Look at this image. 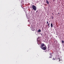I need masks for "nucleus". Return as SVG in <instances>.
Listing matches in <instances>:
<instances>
[{"label":"nucleus","mask_w":64,"mask_h":64,"mask_svg":"<svg viewBox=\"0 0 64 64\" xmlns=\"http://www.w3.org/2000/svg\"><path fill=\"white\" fill-rule=\"evenodd\" d=\"M32 8L34 10V11H36V7L34 5H32Z\"/></svg>","instance_id":"obj_1"},{"label":"nucleus","mask_w":64,"mask_h":64,"mask_svg":"<svg viewBox=\"0 0 64 64\" xmlns=\"http://www.w3.org/2000/svg\"><path fill=\"white\" fill-rule=\"evenodd\" d=\"M40 48L42 50H45L47 49V47L46 46V47H42L41 46L40 47Z\"/></svg>","instance_id":"obj_2"},{"label":"nucleus","mask_w":64,"mask_h":64,"mask_svg":"<svg viewBox=\"0 0 64 64\" xmlns=\"http://www.w3.org/2000/svg\"><path fill=\"white\" fill-rule=\"evenodd\" d=\"M41 46H40V47H44V44H41Z\"/></svg>","instance_id":"obj_3"},{"label":"nucleus","mask_w":64,"mask_h":64,"mask_svg":"<svg viewBox=\"0 0 64 64\" xmlns=\"http://www.w3.org/2000/svg\"><path fill=\"white\" fill-rule=\"evenodd\" d=\"M57 60L58 61H61V60H60L59 58H58Z\"/></svg>","instance_id":"obj_4"},{"label":"nucleus","mask_w":64,"mask_h":64,"mask_svg":"<svg viewBox=\"0 0 64 64\" xmlns=\"http://www.w3.org/2000/svg\"><path fill=\"white\" fill-rule=\"evenodd\" d=\"M46 3H47L48 4H49V2L47 0H46Z\"/></svg>","instance_id":"obj_5"},{"label":"nucleus","mask_w":64,"mask_h":64,"mask_svg":"<svg viewBox=\"0 0 64 64\" xmlns=\"http://www.w3.org/2000/svg\"><path fill=\"white\" fill-rule=\"evenodd\" d=\"M41 30L40 29H39L38 31V32H41Z\"/></svg>","instance_id":"obj_6"},{"label":"nucleus","mask_w":64,"mask_h":64,"mask_svg":"<svg viewBox=\"0 0 64 64\" xmlns=\"http://www.w3.org/2000/svg\"><path fill=\"white\" fill-rule=\"evenodd\" d=\"M62 44H63L64 43V42L63 41V40H62Z\"/></svg>","instance_id":"obj_7"},{"label":"nucleus","mask_w":64,"mask_h":64,"mask_svg":"<svg viewBox=\"0 0 64 64\" xmlns=\"http://www.w3.org/2000/svg\"><path fill=\"white\" fill-rule=\"evenodd\" d=\"M55 59H56L55 58H52V60H55Z\"/></svg>","instance_id":"obj_8"},{"label":"nucleus","mask_w":64,"mask_h":64,"mask_svg":"<svg viewBox=\"0 0 64 64\" xmlns=\"http://www.w3.org/2000/svg\"><path fill=\"white\" fill-rule=\"evenodd\" d=\"M51 27H53V24H51Z\"/></svg>","instance_id":"obj_9"},{"label":"nucleus","mask_w":64,"mask_h":64,"mask_svg":"<svg viewBox=\"0 0 64 64\" xmlns=\"http://www.w3.org/2000/svg\"><path fill=\"white\" fill-rule=\"evenodd\" d=\"M50 56H51V55H52V54H51V53H50Z\"/></svg>","instance_id":"obj_10"},{"label":"nucleus","mask_w":64,"mask_h":64,"mask_svg":"<svg viewBox=\"0 0 64 64\" xmlns=\"http://www.w3.org/2000/svg\"><path fill=\"white\" fill-rule=\"evenodd\" d=\"M48 26H49V27H50V26H50V24H48Z\"/></svg>","instance_id":"obj_11"},{"label":"nucleus","mask_w":64,"mask_h":64,"mask_svg":"<svg viewBox=\"0 0 64 64\" xmlns=\"http://www.w3.org/2000/svg\"><path fill=\"white\" fill-rule=\"evenodd\" d=\"M60 61V63L62 62V60H61V61Z\"/></svg>","instance_id":"obj_12"},{"label":"nucleus","mask_w":64,"mask_h":64,"mask_svg":"<svg viewBox=\"0 0 64 64\" xmlns=\"http://www.w3.org/2000/svg\"><path fill=\"white\" fill-rule=\"evenodd\" d=\"M46 24H48V22L47 21V22Z\"/></svg>","instance_id":"obj_13"},{"label":"nucleus","mask_w":64,"mask_h":64,"mask_svg":"<svg viewBox=\"0 0 64 64\" xmlns=\"http://www.w3.org/2000/svg\"><path fill=\"white\" fill-rule=\"evenodd\" d=\"M52 19H53V16H52Z\"/></svg>","instance_id":"obj_14"},{"label":"nucleus","mask_w":64,"mask_h":64,"mask_svg":"<svg viewBox=\"0 0 64 64\" xmlns=\"http://www.w3.org/2000/svg\"><path fill=\"white\" fill-rule=\"evenodd\" d=\"M34 29V28H32V30H34V29ZM32 29H33V30H32Z\"/></svg>","instance_id":"obj_15"},{"label":"nucleus","mask_w":64,"mask_h":64,"mask_svg":"<svg viewBox=\"0 0 64 64\" xmlns=\"http://www.w3.org/2000/svg\"><path fill=\"white\" fill-rule=\"evenodd\" d=\"M50 58H52V57H51V56H50Z\"/></svg>","instance_id":"obj_16"},{"label":"nucleus","mask_w":64,"mask_h":64,"mask_svg":"<svg viewBox=\"0 0 64 64\" xmlns=\"http://www.w3.org/2000/svg\"><path fill=\"white\" fill-rule=\"evenodd\" d=\"M53 1H55V0H53Z\"/></svg>","instance_id":"obj_17"},{"label":"nucleus","mask_w":64,"mask_h":64,"mask_svg":"<svg viewBox=\"0 0 64 64\" xmlns=\"http://www.w3.org/2000/svg\"><path fill=\"white\" fill-rule=\"evenodd\" d=\"M59 14V12H58V14Z\"/></svg>","instance_id":"obj_18"},{"label":"nucleus","mask_w":64,"mask_h":64,"mask_svg":"<svg viewBox=\"0 0 64 64\" xmlns=\"http://www.w3.org/2000/svg\"><path fill=\"white\" fill-rule=\"evenodd\" d=\"M51 24H52L51 23Z\"/></svg>","instance_id":"obj_19"},{"label":"nucleus","mask_w":64,"mask_h":64,"mask_svg":"<svg viewBox=\"0 0 64 64\" xmlns=\"http://www.w3.org/2000/svg\"><path fill=\"white\" fill-rule=\"evenodd\" d=\"M38 44V45H39L40 44Z\"/></svg>","instance_id":"obj_20"}]
</instances>
